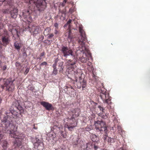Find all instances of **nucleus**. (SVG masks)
Wrapping results in <instances>:
<instances>
[{"label":"nucleus","instance_id":"obj_1","mask_svg":"<svg viewBox=\"0 0 150 150\" xmlns=\"http://www.w3.org/2000/svg\"><path fill=\"white\" fill-rule=\"evenodd\" d=\"M23 111V108L18 101H16L11 107L9 111L6 112V116L4 117L1 123L3 132L9 134L17 133L15 127L12 123V118L16 119Z\"/></svg>","mask_w":150,"mask_h":150},{"label":"nucleus","instance_id":"obj_2","mask_svg":"<svg viewBox=\"0 0 150 150\" xmlns=\"http://www.w3.org/2000/svg\"><path fill=\"white\" fill-rule=\"evenodd\" d=\"M62 52L63 54V56L66 58L69 56H71L72 59L68 60L67 63V71H68L69 69H74L76 67V65L77 61V57L75 56L71 49L67 47L63 46L61 49Z\"/></svg>","mask_w":150,"mask_h":150},{"label":"nucleus","instance_id":"obj_3","mask_svg":"<svg viewBox=\"0 0 150 150\" xmlns=\"http://www.w3.org/2000/svg\"><path fill=\"white\" fill-rule=\"evenodd\" d=\"M71 112H72V117L70 118H67V122L66 123L65 127L68 128L69 131H72L77 125V122L74 118L79 116L80 111L79 109L76 108L71 109Z\"/></svg>","mask_w":150,"mask_h":150},{"label":"nucleus","instance_id":"obj_4","mask_svg":"<svg viewBox=\"0 0 150 150\" xmlns=\"http://www.w3.org/2000/svg\"><path fill=\"white\" fill-rule=\"evenodd\" d=\"M68 72L69 74L71 75V79L73 78H74L75 79H74V80L76 82H77L78 79H79L78 85H79V84L80 85L79 88H80L81 87L82 90H85L87 86V82L86 80L81 78V73L76 70H75L74 69H69Z\"/></svg>","mask_w":150,"mask_h":150},{"label":"nucleus","instance_id":"obj_5","mask_svg":"<svg viewBox=\"0 0 150 150\" xmlns=\"http://www.w3.org/2000/svg\"><path fill=\"white\" fill-rule=\"evenodd\" d=\"M15 80H12L10 78L6 79H0V87L3 89L6 87V91L12 92L14 89V84L13 82Z\"/></svg>","mask_w":150,"mask_h":150},{"label":"nucleus","instance_id":"obj_6","mask_svg":"<svg viewBox=\"0 0 150 150\" xmlns=\"http://www.w3.org/2000/svg\"><path fill=\"white\" fill-rule=\"evenodd\" d=\"M79 30L80 35L79 37L78 42L82 48L81 51H84L86 50L84 41L86 40V36L85 33L81 27H79Z\"/></svg>","mask_w":150,"mask_h":150},{"label":"nucleus","instance_id":"obj_7","mask_svg":"<svg viewBox=\"0 0 150 150\" xmlns=\"http://www.w3.org/2000/svg\"><path fill=\"white\" fill-rule=\"evenodd\" d=\"M30 4L36 6L38 10L40 11H44L46 7V4L45 1L42 0H29Z\"/></svg>","mask_w":150,"mask_h":150},{"label":"nucleus","instance_id":"obj_8","mask_svg":"<svg viewBox=\"0 0 150 150\" xmlns=\"http://www.w3.org/2000/svg\"><path fill=\"white\" fill-rule=\"evenodd\" d=\"M16 133H11L10 134V136L12 137H13L16 139L15 141L14 142V145L17 146L16 148V150H24V147H21L22 141V139L20 137L16 134Z\"/></svg>","mask_w":150,"mask_h":150},{"label":"nucleus","instance_id":"obj_9","mask_svg":"<svg viewBox=\"0 0 150 150\" xmlns=\"http://www.w3.org/2000/svg\"><path fill=\"white\" fill-rule=\"evenodd\" d=\"M100 96L104 103H106L109 105L111 104V97L110 96L109 94L107 92L102 91L101 90Z\"/></svg>","mask_w":150,"mask_h":150},{"label":"nucleus","instance_id":"obj_10","mask_svg":"<svg viewBox=\"0 0 150 150\" xmlns=\"http://www.w3.org/2000/svg\"><path fill=\"white\" fill-rule=\"evenodd\" d=\"M94 125L95 129L98 132L105 131L107 129L105 123L103 121H95Z\"/></svg>","mask_w":150,"mask_h":150},{"label":"nucleus","instance_id":"obj_11","mask_svg":"<svg viewBox=\"0 0 150 150\" xmlns=\"http://www.w3.org/2000/svg\"><path fill=\"white\" fill-rule=\"evenodd\" d=\"M30 25H28L23 28L26 30L29 31L33 35H35L38 33L40 31V26L37 25H32L31 27Z\"/></svg>","mask_w":150,"mask_h":150},{"label":"nucleus","instance_id":"obj_12","mask_svg":"<svg viewBox=\"0 0 150 150\" xmlns=\"http://www.w3.org/2000/svg\"><path fill=\"white\" fill-rule=\"evenodd\" d=\"M31 12V11L29 10H24L22 12L23 17L28 22H30L32 21V18L30 16Z\"/></svg>","mask_w":150,"mask_h":150},{"label":"nucleus","instance_id":"obj_13","mask_svg":"<svg viewBox=\"0 0 150 150\" xmlns=\"http://www.w3.org/2000/svg\"><path fill=\"white\" fill-rule=\"evenodd\" d=\"M1 40L4 46H6L9 43V37L7 31H4V33L1 35Z\"/></svg>","mask_w":150,"mask_h":150},{"label":"nucleus","instance_id":"obj_14","mask_svg":"<svg viewBox=\"0 0 150 150\" xmlns=\"http://www.w3.org/2000/svg\"><path fill=\"white\" fill-rule=\"evenodd\" d=\"M40 104L45 107L47 110H50L53 109L52 105L48 102L42 101L40 102Z\"/></svg>","mask_w":150,"mask_h":150},{"label":"nucleus","instance_id":"obj_15","mask_svg":"<svg viewBox=\"0 0 150 150\" xmlns=\"http://www.w3.org/2000/svg\"><path fill=\"white\" fill-rule=\"evenodd\" d=\"M34 146L35 148H37L38 150H42L44 148L43 143L40 140L37 143H35Z\"/></svg>","mask_w":150,"mask_h":150},{"label":"nucleus","instance_id":"obj_16","mask_svg":"<svg viewBox=\"0 0 150 150\" xmlns=\"http://www.w3.org/2000/svg\"><path fill=\"white\" fill-rule=\"evenodd\" d=\"M18 9L17 8H14L10 12L11 16L13 18H16L18 15Z\"/></svg>","mask_w":150,"mask_h":150},{"label":"nucleus","instance_id":"obj_17","mask_svg":"<svg viewBox=\"0 0 150 150\" xmlns=\"http://www.w3.org/2000/svg\"><path fill=\"white\" fill-rule=\"evenodd\" d=\"M22 44L21 41H16L14 43V45L15 48L19 51L20 48L22 47Z\"/></svg>","mask_w":150,"mask_h":150},{"label":"nucleus","instance_id":"obj_18","mask_svg":"<svg viewBox=\"0 0 150 150\" xmlns=\"http://www.w3.org/2000/svg\"><path fill=\"white\" fill-rule=\"evenodd\" d=\"M67 40L70 43L71 42L74 41V38L71 35V32L70 30H69L68 33V35L67 37Z\"/></svg>","mask_w":150,"mask_h":150},{"label":"nucleus","instance_id":"obj_19","mask_svg":"<svg viewBox=\"0 0 150 150\" xmlns=\"http://www.w3.org/2000/svg\"><path fill=\"white\" fill-rule=\"evenodd\" d=\"M2 146L4 150H6L8 144L6 140H3L1 142Z\"/></svg>","mask_w":150,"mask_h":150},{"label":"nucleus","instance_id":"obj_20","mask_svg":"<svg viewBox=\"0 0 150 150\" xmlns=\"http://www.w3.org/2000/svg\"><path fill=\"white\" fill-rule=\"evenodd\" d=\"M88 59L86 54H84L83 56L80 58V60L81 62L86 63Z\"/></svg>","mask_w":150,"mask_h":150},{"label":"nucleus","instance_id":"obj_21","mask_svg":"<svg viewBox=\"0 0 150 150\" xmlns=\"http://www.w3.org/2000/svg\"><path fill=\"white\" fill-rule=\"evenodd\" d=\"M51 29L49 27L46 28L44 31V34L45 36H47L50 33Z\"/></svg>","mask_w":150,"mask_h":150},{"label":"nucleus","instance_id":"obj_22","mask_svg":"<svg viewBox=\"0 0 150 150\" xmlns=\"http://www.w3.org/2000/svg\"><path fill=\"white\" fill-rule=\"evenodd\" d=\"M31 140L32 142L33 143L34 146H35V143H37L38 142H39V141L40 140L38 138V137H36L35 138L31 137Z\"/></svg>","mask_w":150,"mask_h":150},{"label":"nucleus","instance_id":"obj_23","mask_svg":"<svg viewBox=\"0 0 150 150\" xmlns=\"http://www.w3.org/2000/svg\"><path fill=\"white\" fill-rule=\"evenodd\" d=\"M66 14V9H65L62 11H60L59 13L58 16H61L63 17V15L65 17Z\"/></svg>","mask_w":150,"mask_h":150},{"label":"nucleus","instance_id":"obj_24","mask_svg":"<svg viewBox=\"0 0 150 150\" xmlns=\"http://www.w3.org/2000/svg\"><path fill=\"white\" fill-rule=\"evenodd\" d=\"M93 147V145L91 143H88L86 144V149L87 150H90Z\"/></svg>","mask_w":150,"mask_h":150},{"label":"nucleus","instance_id":"obj_25","mask_svg":"<svg viewBox=\"0 0 150 150\" xmlns=\"http://www.w3.org/2000/svg\"><path fill=\"white\" fill-rule=\"evenodd\" d=\"M59 136L60 137H62L64 138H66L67 137V134L64 131H60L59 132Z\"/></svg>","mask_w":150,"mask_h":150},{"label":"nucleus","instance_id":"obj_26","mask_svg":"<svg viewBox=\"0 0 150 150\" xmlns=\"http://www.w3.org/2000/svg\"><path fill=\"white\" fill-rule=\"evenodd\" d=\"M65 89H67V90H70V89H71V92H74L75 90L73 88V87L69 85L67 86H65Z\"/></svg>","mask_w":150,"mask_h":150},{"label":"nucleus","instance_id":"obj_27","mask_svg":"<svg viewBox=\"0 0 150 150\" xmlns=\"http://www.w3.org/2000/svg\"><path fill=\"white\" fill-rule=\"evenodd\" d=\"M91 137L92 141H96L97 140V136L95 134H92Z\"/></svg>","mask_w":150,"mask_h":150},{"label":"nucleus","instance_id":"obj_28","mask_svg":"<svg viewBox=\"0 0 150 150\" xmlns=\"http://www.w3.org/2000/svg\"><path fill=\"white\" fill-rule=\"evenodd\" d=\"M115 139L113 138H111L109 137L108 139V142L109 143H113L115 142Z\"/></svg>","mask_w":150,"mask_h":150},{"label":"nucleus","instance_id":"obj_29","mask_svg":"<svg viewBox=\"0 0 150 150\" xmlns=\"http://www.w3.org/2000/svg\"><path fill=\"white\" fill-rule=\"evenodd\" d=\"M109 138V137H108L107 135H105L103 137V139L104 141H106L107 142H108V139Z\"/></svg>","mask_w":150,"mask_h":150},{"label":"nucleus","instance_id":"obj_30","mask_svg":"<svg viewBox=\"0 0 150 150\" xmlns=\"http://www.w3.org/2000/svg\"><path fill=\"white\" fill-rule=\"evenodd\" d=\"M47 63L46 62H44L41 63L40 65V67H41L43 66H46L47 65Z\"/></svg>","mask_w":150,"mask_h":150},{"label":"nucleus","instance_id":"obj_31","mask_svg":"<svg viewBox=\"0 0 150 150\" xmlns=\"http://www.w3.org/2000/svg\"><path fill=\"white\" fill-rule=\"evenodd\" d=\"M44 42L46 44H50L51 43V42L50 40H45L44 41Z\"/></svg>","mask_w":150,"mask_h":150},{"label":"nucleus","instance_id":"obj_32","mask_svg":"<svg viewBox=\"0 0 150 150\" xmlns=\"http://www.w3.org/2000/svg\"><path fill=\"white\" fill-rule=\"evenodd\" d=\"M52 73L55 75H56L57 74V68H54Z\"/></svg>","mask_w":150,"mask_h":150},{"label":"nucleus","instance_id":"obj_33","mask_svg":"<svg viewBox=\"0 0 150 150\" xmlns=\"http://www.w3.org/2000/svg\"><path fill=\"white\" fill-rule=\"evenodd\" d=\"M74 11V9L73 7H71L69 10V12L72 13Z\"/></svg>","mask_w":150,"mask_h":150},{"label":"nucleus","instance_id":"obj_34","mask_svg":"<svg viewBox=\"0 0 150 150\" xmlns=\"http://www.w3.org/2000/svg\"><path fill=\"white\" fill-rule=\"evenodd\" d=\"M54 35L53 33H51L47 37V38L48 39H51L53 37Z\"/></svg>","mask_w":150,"mask_h":150},{"label":"nucleus","instance_id":"obj_35","mask_svg":"<svg viewBox=\"0 0 150 150\" xmlns=\"http://www.w3.org/2000/svg\"><path fill=\"white\" fill-rule=\"evenodd\" d=\"M98 108L99 109L100 111H101L103 112H104L103 111L104 109L100 105H98Z\"/></svg>","mask_w":150,"mask_h":150},{"label":"nucleus","instance_id":"obj_36","mask_svg":"<svg viewBox=\"0 0 150 150\" xmlns=\"http://www.w3.org/2000/svg\"><path fill=\"white\" fill-rule=\"evenodd\" d=\"M67 0H64V1H63V2L62 4V6L63 7H64L65 6V4L66 3Z\"/></svg>","mask_w":150,"mask_h":150},{"label":"nucleus","instance_id":"obj_37","mask_svg":"<svg viewBox=\"0 0 150 150\" xmlns=\"http://www.w3.org/2000/svg\"><path fill=\"white\" fill-rule=\"evenodd\" d=\"M29 69L27 68L24 73V74L25 75L27 74L29 72Z\"/></svg>","mask_w":150,"mask_h":150},{"label":"nucleus","instance_id":"obj_38","mask_svg":"<svg viewBox=\"0 0 150 150\" xmlns=\"http://www.w3.org/2000/svg\"><path fill=\"white\" fill-rule=\"evenodd\" d=\"M58 24L57 23H55L54 24V26L56 28H57V29H58Z\"/></svg>","mask_w":150,"mask_h":150},{"label":"nucleus","instance_id":"obj_39","mask_svg":"<svg viewBox=\"0 0 150 150\" xmlns=\"http://www.w3.org/2000/svg\"><path fill=\"white\" fill-rule=\"evenodd\" d=\"M117 128L119 131H120L121 132H122V129H121V127L120 126H117Z\"/></svg>","mask_w":150,"mask_h":150},{"label":"nucleus","instance_id":"obj_40","mask_svg":"<svg viewBox=\"0 0 150 150\" xmlns=\"http://www.w3.org/2000/svg\"><path fill=\"white\" fill-rule=\"evenodd\" d=\"M6 67H7L6 65L4 66L2 68V70L3 71L5 70L6 69Z\"/></svg>","mask_w":150,"mask_h":150},{"label":"nucleus","instance_id":"obj_41","mask_svg":"<svg viewBox=\"0 0 150 150\" xmlns=\"http://www.w3.org/2000/svg\"><path fill=\"white\" fill-rule=\"evenodd\" d=\"M57 64L56 63L54 64L53 65V67L54 68H56Z\"/></svg>","mask_w":150,"mask_h":150},{"label":"nucleus","instance_id":"obj_42","mask_svg":"<svg viewBox=\"0 0 150 150\" xmlns=\"http://www.w3.org/2000/svg\"><path fill=\"white\" fill-rule=\"evenodd\" d=\"M58 29L56 28L54 30V33L55 34L57 35L58 33V31L57 30Z\"/></svg>","mask_w":150,"mask_h":150},{"label":"nucleus","instance_id":"obj_43","mask_svg":"<svg viewBox=\"0 0 150 150\" xmlns=\"http://www.w3.org/2000/svg\"><path fill=\"white\" fill-rule=\"evenodd\" d=\"M45 55V53L44 52H42V53H41L40 54V57H42Z\"/></svg>","mask_w":150,"mask_h":150},{"label":"nucleus","instance_id":"obj_44","mask_svg":"<svg viewBox=\"0 0 150 150\" xmlns=\"http://www.w3.org/2000/svg\"><path fill=\"white\" fill-rule=\"evenodd\" d=\"M93 147L95 150H96L98 148V147L94 145H93Z\"/></svg>","mask_w":150,"mask_h":150},{"label":"nucleus","instance_id":"obj_45","mask_svg":"<svg viewBox=\"0 0 150 150\" xmlns=\"http://www.w3.org/2000/svg\"><path fill=\"white\" fill-rule=\"evenodd\" d=\"M71 21H72V20L71 19H69V20L67 22V24H70L71 23Z\"/></svg>","mask_w":150,"mask_h":150},{"label":"nucleus","instance_id":"obj_46","mask_svg":"<svg viewBox=\"0 0 150 150\" xmlns=\"http://www.w3.org/2000/svg\"><path fill=\"white\" fill-rule=\"evenodd\" d=\"M107 117V116L105 114V115H102V117L103 118H105Z\"/></svg>","mask_w":150,"mask_h":150},{"label":"nucleus","instance_id":"obj_47","mask_svg":"<svg viewBox=\"0 0 150 150\" xmlns=\"http://www.w3.org/2000/svg\"><path fill=\"white\" fill-rule=\"evenodd\" d=\"M86 129L87 131H88L90 130V129L88 127H86Z\"/></svg>","mask_w":150,"mask_h":150},{"label":"nucleus","instance_id":"obj_48","mask_svg":"<svg viewBox=\"0 0 150 150\" xmlns=\"http://www.w3.org/2000/svg\"><path fill=\"white\" fill-rule=\"evenodd\" d=\"M102 114H101V113H99V114H98V115H99V116H100L101 117H102Z\"/></svg>","mask_w":150,"mask_h":150},{"label":"nucleus","instance_id":"obj_49","mask_svg":"<svg viewBox=\"0 0 150 150\" xmlns=\"http://www.w3.org/2000/svg\"><path fill=\"white\" fill-rule=\"evenodd\" d=\"M5 1V0H0V2H4Z\"/></svg>","mask_w":150,"mask_h":150},{"label":"nucleus","instance_id":"obj_50","mask_svg":"<svg viewBox=\"0 0 150 150\" xmlns=\"http://www.w3.org/2000/svg\"><path fill=\"white\" fill-rule=\"evenodd\" d=\"M1 60H0V67H1Z\"/></svg>","mask_w":150,"mask_h":150},{"label":"nucleus","instance_id":"obj_51","mask_svg":"<svg viewBox=\"0 0 150 150\" xmlns=\"http://www.w3.org/2000/svg\"><path fill=\"white\" fill-rule=\"evenodd\" d=\"M68 91H69V92L68 93H69V94H70V92L69 91H71V89H70V90H68Z\"/></svg>","mask_w":150,"mask_h":150},{"label":"nucleus","instance_id":"obj_52","mask_svg":"<svg viewBox=\"0 0 150 150\" xmlns=\"http://www.w3.org/2000/svg\"><path fill=\"white\" fill-rule=\"evenodd\" d=\"M119 150H124L122 148H120L119 149Z\"/></svg>","mask_w":150,"mask_h":150},{"label":"nucleus","instance_id":"obj_53","mask_svg":"<svg viewBox=\"0 0 150 150\" xmlns=\"http://www.w3.org/2000/svg\"><path fill=\"white\" fill-rule=\"evenodd\" d=\"M1 27L0 26V29H1Z\"/></svg>","mask_w":150,"mask_h":150},{"label":"nucleus","instance_id":"obj_54","mask_svg":"<svg viewBox=\"0 0 150 150\" xmlns=\"http://www.w3.org/2000/svg\"><path fill=\"white\" fill-rule=\"evenodd\" d=\"M78 87L79 88V86H78Z\"/></svg>","mask_w":150,"mask_h":150}]
</instances>
